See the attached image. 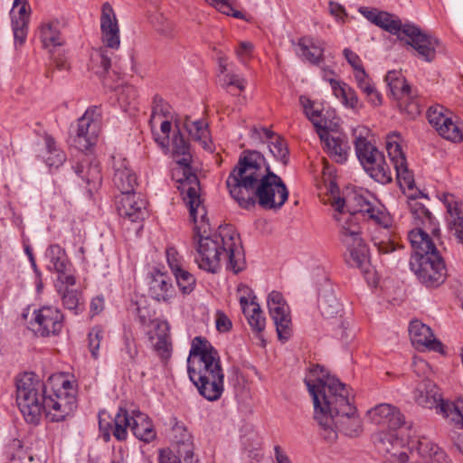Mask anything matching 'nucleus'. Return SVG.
I'll list each match as a JSON object with an SVG mask.
<instances>
[{
	"instance_id": "4468645a",
	"label": "nucleus",
	"mask_w": 463,
	"mask_h": 463,
	"mask_svg": "<svg viewBox=\"0 0 463 463\" xmlns=\"http://www.w3.org/2000/svg\"><path fill=\"white\" fill-rule=\"evenodd\" d=\"M364 215H367L368 219L378 226L372 235L371 241L379 254H388L397 250L399 244L391 236L389 231V227L392 225V218L389 213L373 205Z\"/></svg>"
},
{
	"instance_id": "72a5a7b5",
	"label": "nucleus",
	"mask_w": 463,
	"mask_h": 463,
	"mask_svg": "<svg viewBox=\"0 0 463 463\" xmlns=\"http://www.w3.org/2000/svg\"><path fill=\"white\" fill-rule=\"evenodd\" d=\"M156 342L154 348L162 359H168L171 356L172 343L169 334V325L166 321H154Z\"/></svg>"
},
{
	"instance_id": "393cba45",
	"label": "nucleus",
	"mask_w": 463,
	"mask_h": 463,
	"mask_svg": "<svg viewBox=\"0 0 463 463\" xmlns=\"http://www.w3.org/2000/svg\"><path fill=\"white\" fill-rule=\"evenodd\" d=\"M115 186L121 194H129L135 191L137 184V176L129 166V162L121 156H113Z\"/></svg>"
},
{
	"instance_id": "8fccbe9b",
	"label": "nucleus",
	"mask_w": 463,
	"mask_h": 463,
	"mask_svg": "<svg viewBox=\"0 0 463 463\" xmlns=\"http://www.w3.org/2000/svg\"><path fill=\"white\" fill-rule=\"evenodd\" d=\"M437 132L443 138L452 142H460L463 139L461 129L452 121L451 118H449L447 122H444V124L437 129Z\"/></svg>"
},
{
	"instance_id": "9b49d317",
	"label": "nucleus",
	"mask_w": 463,
	"mask_h": 463,
	"mask_svg": "<svg viewBox=\"0 0 463 463\" xmlns=\"http://www.w3.org/2000/svg\"><path fill=\"white\" fill-rule=\"evenodd\" d=\"M403 41L404 45L410 47L413 55L419 60L431 63L439 53L442 52L443 45L439 39L433 34L421 30L413 24H404Z\"/></svg>"
},
{
	"instance_id": "a18cd8bd",
	"label": "nucleus",
	"mask_w": 463,
	"mask_h": 463,
	"mask_svg": "<svg viewBox=\"0 0 463 463\" xmlns=\"http://www.w3.org/2000/svg\"><path fill=\"white\" fill-rule=\"evenodd\" d=\"M398 106L402 113L407 114L411 118H414L421 112V105L418 97L411 92L406 97L398 101Z\"/></svg>"
},
{
	"instance_id": "7c9ffc66",
	"label": "nucleus",
	"mask_w": 463,
	"mask_h": 463,
	"mask_svg": "<svg viewBox=\"0 0 463 463\" xmlns=\"http://www.w3.org/2000/svg\"><path fill=\"white\" fill-rule=\"evenodd\" d=\"M428 232L430 231L418 228L409 233V240L413 250L411 257H424L432 253L439 254Z\"/></svg>"
},
{
	"instance_id": "3c124183",
	"label": "nucleus",
	"mask_w": 463,
	"mask_h": 463,
	"mask_svg": "<svg viewBox=\"0 0 463 463\" xmlns=\"http://www.w3.org/2000/svg\"><path fill=\"white\" fill-rule=\"evenodd\" d=\"M169 114V105L160 96L156 95L153 99L152 114L149 119L151 127L153 128L158 119L167 118Z\"/></svg>"
},
{
	"instance_id": "2eb2a0df",
	"label": "nucleus",
	"mask_w": 463,
	"mask_h": 463,
	"mask_svg": "<svg viewBox=\"0 0 463 463\" xmlns=\"http://www.w3.org/2000/svg\"><path fill=\"white\" fill-rule=\"evenodd\" d=\"M63 318L59 308L44 306L33 311L29 328L42 337L57 335L63 327Z\"/></svg>"
},
{
	"instance_id": "de8ad7c7",
	"label": "nucleus",
	"mask_w": 463,
	"mask_h": 463,
	"mask_svg": "<svg viewBox=\"0 0 463 463\" xmlns=\"http://www.w3.org/2000/svg\"><path fill=\"white\" fill-rule=\"evenodd\" d=\"M44 142L46 149L50 154V156L46 158L47 164L50 166H59L60 165H61L65 160V156L61 151H60L56 147V142L54 138L52 136L45 134Z\"/></svg>"
},
{
	"instance_id": "774afa93",
	"label": "nucleus",
	"mask_w": 463,
	"mask_h": 463,
	"mask_svg": "<svg viewBox=\"0 0 463 463\" xmlns=\"http://www.w3.org/2000/svg\"><path fill=\"white\" fill-rule=\"evenodd\" d=\"M232 327V322L229 319V317L222 313H217V318H216V328L220 332H228Z\"/></svg>"
},
{
	"instance_id": "bf43d9fd",
	"label": "nucleus",
	"mask_w": 463,
	"mask_h": 463,
	"mask_svg": "<svg viewBox=\"0 0 463 463\" xmlns=\"http://www.w3.org/2000/svg\"><path fill=\"white\" fill-rule=\"evenodd\" d=\"M167 264L172 272L179 271L183 268V259L177 250L174 247H168L165 250Z\"/></svg>"
},
{
	"instance_id": "864d4df0",
	"label": "nucleus",
	"mask_w": 463,
	"mask_h": 463,
	"mask_svg": "<svg viewBox=\"0 0 463 463\" xmlns=\"http://www.w3.org/2000/svg\"><path fill=\"white\" fill-rule=\"evenodd\" d=\"M269 148L273 156L280 161L284 165L288 162V149L286 142L279 137H276L274 141L269 145Z\"/></svg>"
},
{
	"instance_id": "cd10ccee",
	"label": "nucleus",
	"mask_w": 463,
	"mask_h": 463,
	"mask_svg": "<svg viewBox=\"0 0 463 463\" xmlns=\"http://www.w3.org/2000/svg\"><path fill=\"white\" fill-rule=\"evenodd\" d=\"M191 381L199 393L211 402L219 400L224 391V373L192 378Z\"/></svg>"
},
{
	"instance_id": "dca6fc26",
	"label": "nucleus",
	"mask_w": 463,
	"mask_h": 463,
	"mask_svg": "<svg viewBox=\"0 0 463 463\" xmlns=\"http://www.w3.org/2000/svg\"><path fill=\"white\" fill-rule=\"evenodd\" d=\"M267 304L269 315L276 326L278 338L285 343L292 335L289 307L282 294L276 290L269 294Z\"/></svg>"
},
{
	"instance_id": "a211bd4d",
	"label": "nucleus",
	"mask_w": 463,
	"mask_h": 463,
	"mask_svg": "<svg viewBox=\"0 0 463 463\" xmlns=\"http://www.w3.org/2000/svg\"><path fill=\"white\" fill-rule=\"evenodd\" d=\"M374 445L385 457V463H407L408 455L402 450V440L396 438L393 430L380 431L374 436Z\"/></svg>"
},
{
	"instance_id": "6e6d98bb",
	"label": "nucleus",
	"mask_w": 463,
	"mask_h": 463,
	"mask_svg": "<svg viewBox=\"0 0 463 463\" xmlns=\"http://www.w3.org/2000/svg\"><path fill=\"white\" fill-rule=\"evenodd\" d=\"M102 339L103 330L98 326L93 327L88 335L89 348L92 357L95 359L99 356V349Z\"/></svg>"
},
{
	"instance_id": "680f3d73",
	"label": "nucleus",
	"mask_w": 463,
	"mask_h": 463,
	"mask_svg": "<svg viewBox=\"0 0 463 463\" xmlns=\"http://www.w3.org/2000/svg\"><path fill=\"white\" fill-rule=\"evenodd\" d=\"M222 85L226 89L235 87L240 91H243L245 90L246 80L238 74L227 73L223 76Z\"/></svg>"
},
{
	"instance_id": "a878e982",
	"label": "nucleus",
	"mask_w": 463,
	"mask_h": 463,
	"mask_svg": "<svg viewBox=\"0 0 463 463\" xmlns=\"http://www.w3.org/2000/svg\"><path fill=\"white\" fill-rule=\"evenodd\" d=\"M75 173L86 183V188L90 194L101 184L99 163L88 155H85L76 165Z\"/></svg>"
},
{
	"instance_id": "37998d69",
	"label": "nucleus",
	"mask_w": 463,
	"mask_h": 463,
	"mask_svg": "<svg viewBox=\"0 0 463 463\" xmlns=\"http://www.w3.org/2000/svg\"><path fill=\"white\" fill-rule=\"evenodd\" d=\"M242 312L252 331L260 333L264 330L266 320L260 305L256 302V298L251 299L250 307H247V310Z\"/></svg>"
},
{
	"instance_id": "f3484780",
	"label": "nucleus",
	"mask_w": 463,
	"mask_h": 463,
	"mask_svg": "<svg viewBox=\"0 0 463 463\" xmlns=\"http://www.w3.org/2000/svg\"><path fill=\"white\" fill-rule=\"evenodd\" d=\"M398 136L388 137L386 141V150L396 171V177L400 186L402 188L412 190L414 188L413 174L408 168L406 157L398 142Z\"/></svg>"
},
{
	"instance_id": "20e7f679",
	"label": "nucleus",
	"mask_w": 463,
	"mask_h": 463,
	"mask_svg": "<svg viewBox=\"0 0 463 463\" xmlns=\"http://www.w3.org/2000/svg\"><path fill=\"white\" fill-rule=\"evenodd\" d=\"M99 425L106 442L109 441L111 433L118 440H125L128 428L131 429L137 439L146 443L154 440L156 435L152 421L139 411H134L129 416L126 409L119 408L113 420L106 421L99 418Z\"/></svg>"
},
{
	"instance_id": "c85d7f7f",
	"label": "nucleus",
	"mask_w": 463,
	"mask_h": 463,
	"mask_svg": "<svg viewBox=\"0 0 463 463\" xmlns=\"http://www.w3.org/2000/svg\"><path fill=\"white\" fill-rule=\"evenodd\" d=\"M149 294L157 302H169L176 291L171 278L166 273L156 271L149 282Z\"/></svg>"
},
{
	"instance_id": "9d476101",
	"label": "nucleus",
	"mask_w": 463,
	"mask_h": 463,
	"mask_svg": "<svg viewBox=\"0 0 463 463\" xmlns=\"http://www.w3.org/2000/svg\"><path fill=\"white\" fill-rule=\"evenodd\" d=\"M357 158L365 172L376 182L386 184L392 182V175L383 154L365 137H358L354 141Z\"/></svg>"
},
{
	"instance_id": "f704fd0d",
	"label": "nucleus",
	"mask_w": 463,
	"mask_h": 463,
	"mask_svg": "<svg viewBox=\"0 0 463 463\" xmlns=\"http://www.w3.org/2000/svg\"><path fill=\"white\" fill-rule=\"evenodd\" d=\"M334 95L341 99V102L347 108L354 110L360 109L363 105L354 89L350 88L344 82H340L335 79H328Z\"/></svg>"
},
{
	"instance_id": "423d86ee",
	"label": "nucleus",
	"mask_w": 463,
	"mask_h": 463,
	"mask_svg": "<svg viewBox=\"0 0 463 463\" xmlns=\"http://www.w3.org/2000/svg\"><path fill=\"white\" fill-rule=\"evenodd\" d=\"M45 402L46 417L52 422L64 420L76 410V390L64 374L49 377Z\"/></svg>"
},
{
	"instance_id": "e2e57ef3",
	"label": "nucleus",
	"mask_w": 463,
	"mask_h": 463,
	"mask_svg": "<svg viewBox=\"0 0 463 463\" xmlns=\"http://www.w3.org/2000/svg\"><path fill=\"white\" fill-rule=\"evenodd\" d=\"M238 293L240 294L239 300L241 307L242 311L247 310V307H250V301L254 296L253 291L247 285L240 284L238 286Z\"/></svg>"
},
{
	"instance_id": "c756f323",
	"label": "nucleus",
	"mask_w": 463,
	"mask_h": 463,
	"mask_svg": "<svg viewBox=\"0 0 463 463\" xmlns=\"http://www.w3.org/2000/svg\"><path fill=\"white\" fill-rule=\"evenodd\" d=\"M318 136L324 142L328 156L334 161L340 164L346 161L349 146L345 137L331 135L327 128L318 131Z\"/></svg>"
},
{
	"instance_id": "ddd939ff",
	"label": "nucleus",
	"mask_w": 463,
	"mask_h": 463,
	"mask_svg": "<svg viewBox=\"0 0 463 463\" xmlns=\"http://www.w3.org/2000/svg\"><path fill=\"white\" fill-rule=\"evenodd\" d=\"M410 268L418 280L426 288H438L447 279L446 265L440 254L411 257Z\"/></svg>"
},
{
	"instance_id": "7ed1b4c3",
	"label": "nucleus",
	"mask_w": 463,
	"mask_h": 463,
	"mask_svg": "<svg viewBox=\"0 0 463 463\" xmlns=\"http://www.w3.org/2000/svg\"><path fill=\"white\" fill-rule=\"evenodd\" d=\"M206 211L199 204L195 221L190 215L194 226V260L199 269L209 273H217L221 269L222 259L227 260L226 269L237 274L245 269V259L241 238L232 225L219 226L218 231L208 234L204 222Z\"/></svg>"
},
{
	"instance_id": "052dcab7",
	"label": "nucleus",
	"mask_w": 463,
	"mask_h": 463,
	"mask_svg": "<svg viewBox=\"0 0 463 463\" xmlns=\"http://www.w3.org/2000/svg\"><path fill=\"white\" fill-rule=\"evenodd\" d=\"M27 22L24 19H15L13 21V31L15 43L23 44L27 36Z\"/></svg>"
},
{
	"instance_id": "bb28decb",
	"label": "nucleus",
	"mask_w": 463,
	"mask_h": 463,
	"mask_svg": "<svg viewBox=\"0 0 463 463\" xmlns=\"http://www.w3.org/2000/svg\"><path fill=\"white\" fill-rule=\"evenodd\" d=\"M117 211L120 217L132 222L142 221L146 209L142 201H137L135 193L121 194L116 198Z\"/></svg>"
},
{
	"instance_id": "0e129e2a",
	"label": "nucleus",
	"mask_w": 463,
	"mask_h": 463,
	"mask_svg": "<svg viewBox=\"0 0 463 463\" xmlns=\"http://www.w3.org/2000/svg\"><path fill=\"white\" fill-rule=\"evenodd\" d=\"M211 5L220 13L226 15H232L237 18L241 16V13L235 11L232 5L226 0H211Z\"/></svg>"
},
{
	"instance_id": "4c0bfd02",
	"label": "nucleus",
	"mask_w": 463,
	"mask_h": 463,
	"mask_svg": "<svg viewBox=\"0 0 463 463\" xmlns=\"http://www.w3.org/2000/svg\"><path fill=\"white\" fill-rule=\"evenodd\" d=\"M318 307L326 318L335 317L341 311V304L332 288H325L319 293Z\"/></svg>"
},
{
	"instance_id": "39448f33",
	"label": "nucleus",
	"mask_w": 463,
	"mask_h": 463,
	"mask_svg": "<svg viewBox=\"0 0 463 463\" xmlns=\"http://www.w3.org/2000/svg\"><path fill=\"white\" fill-rule=\"evenodd\" d=\"M48 382L44 383L33 373H24L16 381V403L24 420L33 424L39 422L45 412Z\"/></svg>"
},
{
	"instance_id": "13d9d810",
	"label": "nucleus",
	"mask_w": 463,
	"mask_h": 463,
	"mask_svg": "<svg viewBox=\"0 0 463 463\" xmlns=\"http://www.w3.org/2000/svg\"><path fill=\"white\" fill-rule=\"evenodd\" d=\"M171 121L168 120L166 118L165 119L162 120L160 123V130L164 137H160L158 134H154L155 136V141L165 150L168 151L169 142V133L171 131Z\"/></svg>"
},
{
	"instance_id": "f257e3e1",
	"label": "nucleus",
	"mask_w": 463,
	"mask_h": 463,
	"mask_svg": "<svg viewBox=\"0 0 463 463\" xmlns=\"http://www.w3.org/2000/svg\"><path fill=\"white\" fill-rule=\"evenodd\" d=\"M232 198L240 207L250 210L258 203L264 210H279L288 198V190L263 155L244 150L226 180Z\"/></svg>"
},
{
	"instance_id": "c03bdc74",
	"label": "nucleus",
	"mask_w": 463,
	"mask_h": 463,
	"mask_svg": "<svg viewBox=\"0 0 463 463\" xmlns=\"http://www.w3.org/2000/svg\"><path fill=\"white\" fill-rule=\"evenodd\" d=\"M47 257L56 272H66L69 260L65 250L60 245H51L47 250Z\"/></svg>"
},
{
	"instance_id": "f8f14e48",
	"label": "nucleus",
	"mask_w": 463,
	"mask_h": 463,
	"mask_svg": "<svg viewBox=\"0 0 463 463\" xmlns=\"http://www.w3.org/2000/svg\"><path fill=\"white\" fill-rule=\"evenodd\" d=\"M340 238L349 252L346 259L348 265L366 271L369 264V250L361 238L360 226L354 221L353 216L347 215L345 222L341 224Z\"/></svg>"
},
{
	"instance_id": "338daca9",
	"label": "nucleus",
	"mask_w": 463,
	"mask_h": 463,
	"mask_svg": "<svg viewBox=\"0 0 463 463\" xmlns=\"http://www.w3.org/2000/svg\"><path fill=\"white\" fill-rule=\"evenodd\" d=\"M328 6L330 14L333 15L336 21L345 23L347 16L345 7L340 4L333 1L329 2Z\"/></svg>"
},
{
	"instance_id": "ea45409f",
	"label": "nucleus",
	"mask_w": 463,
	"mask_h": 463,
	"mask_svg": "<svg viewBox=\"0 0 463 463\" xmlns=\"http://www.w3.org/2000/svg\"><path fill=\"white\" fill-rule=\"evenodd\" d=\"M447 212L452 218L449 227L458 241H463V204L456 201L446 203Z\"/></svg>"
},
{
	"instance_id": "e433bc0d",
	"label": "nucleus",
	"mask_w": 463,
	"mask_h": 463,
	"mask_svg": "<svg viewBox=\"0 0 463 463\" xmlns=\"http://www.w3.org/2000/svg\"><path fill=\"white\" fill-rule=\"evenodd\" d=\"M385 81L392 96L398 101L412 92L411 86L407 83L405 78L400 71H388L385 76Z\"/></svg>"
},
{
	"instance_id": "412c9836",
	"label": "nucleus",
	"mask_w": 463,
	"mask_h": 463,
	"mask_svg": "<svg viewBox=\"0 0 463 463\" xmlns=\"http://www.w3.org/2000/svg\"><path fill=\"white\" fill-rule=\"evenodd\" d=\"M100 31L105 45L110 49H118L120 45L119 25L116 14L108 2L104 3L101 7Z\"/></svg>"
},
{
	"instance_id": "4be33fe9",
	"label": "nucleus",
	"mask_w": 463,
	"mask_h": 463,
	"mask_svg": "<svg viewBox=\"0 0 463 463\" xmlns=\"http://www.w3.org/2000/svg\"><path fill=\"white\" fill-rule=\"evenodd\" d=\"M370 421L390 430H395L404 424V417L401 411L389 403H381L367 412Z\"/></svg>"
},
{
	"instance_id": "6e6552de",
	"label": "nucleus",
	"mask_w": 463,
	"mask_h": 463,
	"mask_svg": "<svg viewBox=\"0 0 463 463\" xmlns=\"http://www.w3.org/2000/svg\"><path fill=\"white\" fill-rule=\"evenodd\" d=\"M414 400L424 408H436L438 413L463 428V399L454 402L441 399L439 389L432 381L425 379L417 384Z\"/></svg>"
},
{
	"instance_id": "2f4dec72",
	"label": "nucleus",
	"mask_w": 463,
	"mask_h": 463,
	"mask_svg": "<svg viewBox=\"0 0 463 463\" xmlns=\"http://www.w3.org/2000/svg\"><path fill=\"white\" fill-rule=\"evenodd\" d=\"M61 24L58 19H49L42 22L39 26L40 38L44 48H54L64 43L61 32Z\"/></svg>"
},
{
	"instance_id": "aec40b11",
	"label": "nucleus",
	"mask_w": 463,
	"mask_h": 463,
	"mask_svg": "<svg viewBox=\"0 0 463 463\" xmlns=\"http://www.w3.org/2000/svg\"><path fill=\"white\" fill-rule=\"evenodd\" d=\"M99 131V123L90 115V110H87L78 120L73 138L74 146L80 151L90 149L97 142Z\"/></svg>"
},
{
	"instance_id": "f03ea898",
	"label": "nucleus",
	"mask_w": 463,
	"mask_h": 463,
	"mask_svg": "<svg viewBox=\"0 0 463 463\" xmlns=\"http://www.w3.org/2000/svg\"><path fill=\"white\" fill-rule=\"evenodd\" d=\"M314 403V420L320 427L323 439L332 443L337 439V430L347 436H357L362 421L350 402L346 385L329 374H322L317 383L305 379Z\"/></svg>"
},
{
	"instance_id": "b1692460",
	"label": "nucleus",
	"mask_w": 463,
	"mask_h": 463,
	"mask_svg": "<svg viewBox=\"0 0 463 463\" xmlns=\"http://www.w3.org/2000/svg\"><path fill=\"white\" fill-rule=\"evenodd\" d=\"M411 344L417 348H427L431 351L442 353V343L434 337L432 330L420 320H413L409 326Z\"/></svg>"
},
{
	"instance_id": "79ce46f5",
	"label": "nucleus",
	"mask_w": 463,
	"mask_h": 463,
	"mask_svg": "<svg viewBox=\"0 0 463 463\" xmlns=\"http://www.w3.org/2000/svg\"><path fill=\"white\" fill-rule=\"evenodd\" d=\"M375 25L392 35H396L399 41H403L404 37L402 36L404 24H402V21L393 14L383 11L380 12L379 18Z\"/></svg>"
},
{
	"instance_id": "6ab92c4d",
	"label": "nucleus",
	"mask_w": 463,
	"mask_h": 463,
	"mask_svg": "<svg viewBox=\"0 0 463 463\" xmlns=\"http://www.w3.org/2000/svg\"><path fill=\"white\" fill-rule=\"evenodd\" d=\"M333 206L338 212L335 215V219L340 222V225L345 222L347 215L354 217V221L357 222L356 215L358 213L364 214L373 206L371 202L363 194L354 193L346 199L337 198L333 203Z\"/></svg>"
},
{
	"instance_id": "473e14b6",
	"label": "nucleus",
	"mask_w": 463,
	"mask_h": 463,
	"mask_svg": "<svg viewBox=\"0 0 463 463\" xmlns=\"http://www.w3.org/2000/svg\"><path fill=\"white\" fill-rule=\"evenodd\" d=\"M298 54L312 64H317L323 60L324 44L318 39L303 36L298 42Z\"/></svg>"
},
{
	"instance_id": "4d7b16f0",
	"label": "nucleus",
	"mask_w": 463,
	"mask_h": 463,
	"mask_svg": "<svg viewBox=\"0 0 463 463\" xmlns=\"http://www.w3.org/2000/svg\"><path fill=\"white\" fill-rule=\"evenodd\" d=\"M117 95L122 105H130L137 98V90L132 85H124L117 89Z\"/></svg>"
},
{
	"instance_id": "5701e85b",
	"label": "nucleus",
	"mask_w": 463,
	"mask_h": 463,
	"mask_svg": "<svg viewBox=\"0 0 463 463\" xmlns=\"http://www.w3.org/2000/svg\"><path fill=\"white\" fill-rule=\"evenodd\" d=\"M170 423L173 440L177 445L179 457H183L184 463H197L198 459L194 458V454L193 438L185 425L175 417L170 420Z\"/></svg>"
},
{
	"instance_id": "a19ab883",
	"label": "nucleus",
	"mask_w": 463,
	"mask_h": 463,
	"mask_svg": "<svg viewBox=\"0 0 463 463\" xmlns=\"http://www.w3.org/2000/svg\"><path fill=\"white\" fill-rule=\"evenodd\" d=\"M185 128L187 129L191 137L199 142L204 149H210V133L207 124L202 120H185Z\"/></svg>"
},
{
	"instance_id": "0eeeda50",
	"label": "nucleus",
	"mask_w": 463,
	"mask_h": 463,
	"mask_svg": "<svg viewBox=\"0 0 463 463\" xmlns=\"http://www.w3.org/2000/svg\"><path fill=\"white\" fill-rule=\"evenodd\" d=\"M172 146L174 156H182V158L176 159V163L183 167L184 175V178L178 180L179 185L177 189L180 191L184 202L188 205L191 216L195 221V213L201 203L199 180L197 175L192 173L190 165L192 156L190 155L189 144L185 141L179 130L174 134Z\"/></svg>"
},
{
	"instance_id": "69168bd1",
	"label": "nucleus",
	"mask_w": 463,
	"mask_h": 463,
	"mask_svg": "<svg viewBox=\"0 0 463 463\" xmlns=\"http://www.w3.org/2000/svg\"><path fill=\"white\" fill-rule=\"evenodd\" d=\"M343 54L347 62L353 67L354 72L364 70L360 57L352 50L345 48L343 51Z\"/></svg>"
},
{
	"instance_id": "58836bf2",
	"label": "nucleus",
	"mask_w": 463,
	"mask_h": 463,
	"mask_svg": "<svg viewBox=\"0 0 463 463\" xmlns=\"http://www.w3.org/2000/svg\"><path fill=\"white\" fill-rule=\"evenodd\" d=\"M411 212L415 219L420 221L423 229L429 230L433 235H438L439 229L432 213L420 203L413 201L410 203Z\"/></svg>"
},
{
	"instance_id": "5fc2aeb1",
	"label": "nucleus",
	"mask_w": 463,
	"mask_h": 463,
	"mask_svg": "<svg viewBox=\"0 0 463 463\" xmlns=\"http://www.w3.org/2000/svg\"><path fill=\"white\" fill-rule=\"evenodd\" d=\"M445 109L440 105L430 107L427 111V118L430 124L437 130L449 117L444 114Z\"/></svg>"
},
{
	"instance_id": "c9c22d12",
	"label": "nucleus",
	"mask_w": 463,
	"mask_h": 463,
	"mask_svg": "<svg viewBox=\"0 0 463 463\" xmlns=\"http://www.w3.org/2000/svg\"><path fill=\"white\" fill-rule=\"evenodd\" d=\"M416 450L425 463H445L447 460L445 452L427 438L418 440Z\"/></svg>"
},
{
	"instance_id": "09e8293b",
	"label": "nucleus",
	"mask_w": 463,
	"mask_h": 463,
	"mask_svg": "<svg viewBox=\"0 0 463 463\" xmlns=\"http://www.w3.org/2000/svg\"><path fill=\"white\" fill-rule=\"evenodd\" d=\"M173 274L183 294H190L194 289L196 280L188 270L182 268L179 271L173 272Z\"/></svg>"
},
{
	"instance_id": "603ef678",
	"label": "nucleus",
	"mask_w": 463,
	"mask_h": 463,
	"mask_svg": "<svg viewBox=\"0 0 463 463\" xmlns=\"http://www.w3.org/2000/svg\"><path fill=\"white\" fill-rule=\"evenodd\" d=\"M62 304L65 308L73 311L74 314L80 312L83 307L80 302V295L76 290L69 289L67 287L61 293Z\"/></svg>"
},
{
	"instance_id": "49530a36",
	"label": "nucleus",
	"mask_w": 463,
	"mask_h": 463,
	"mask_svg": "<svg viewBox=\"0 0 463 463\" xmlns=\"http://www.w3.org/2000/svg\"><path fill=\"white\" fill-rule=\"evenodd\" d=\"M299 102L304 109L306 116L316 128L317 132L318 133V131H322V129H326V127L319 120L321 111L318 109L314 108V102L305 96H300Z\"/></svg>"
},
{
	"instance_id": "1a4fd4ad",
	"label": "nucleus",
	"mask_w": 463,
	"mask_h": 463,
	"mask_svg": "<svg viewBox=\"0 0 463 463\" xmlns=\"http://www.w3.org/2000/svg\"><path fill=\"white\" fill-rule=\"evenodd\" d=\"M187 362L190 379L223 373L219 353L200 336L193 340Z\"/></svg>"
}]
</instances>
